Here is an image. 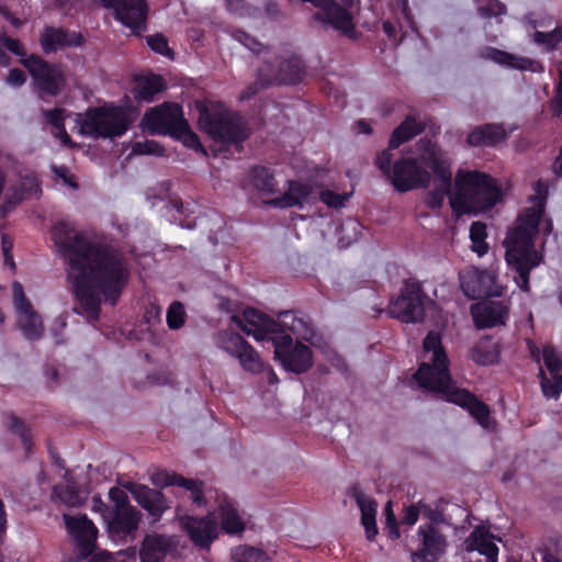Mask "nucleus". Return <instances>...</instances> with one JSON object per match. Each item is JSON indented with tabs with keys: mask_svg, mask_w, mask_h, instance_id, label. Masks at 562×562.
<instances>
[{
	"mask_svg": "<svg viewBox=\"0 0 562 562\" xmlns=\"http://www.w3.org/2000/svg\"><path fill=\"white\" fill-rule=\"evenodd\" d=\"M52 238L65 262L66 279L76 299L72 311L90 323L98 321L102 299L114 305L127 284L130 269L125 257L91 240L66 222L54 226Z\"/></svg>",
	"mask_w": 562,
	"mask_h": 562,
	"instance_id": "1",
	"label": "nucleus"
},
{
	"mask_svg": "<svg viewBox=\"0 0 562 562\" xmlns=\"http://www.w3.org/2000/svg\"><path fill=\"white\" fill-rule=\"evenodd\" d=\"M438 184L426 196V204L431 209L442 205L449 195L450 205L454 213L477 214L493 207L501 198L496 181L480 171L459 170L451 189V164L446 153L438 146L428 145L423 154Z\"/></svg>",
	"mask_w": 562,
	"mask_h": 562,
	"instance_id": "2",
	"label": "nucleus"
},
{
	"mask_svg": "<svg viewBox=\"0 0 562 562\" xmlns=\"http://www.w3.org/2000/svg\"><path fill=\"white\" fill-rule=\"evenodd\" d=\"M422 357L423 362L414 374L417 384L425 390L441 394L448 402L467 408L483 428L490 429L492 420L488 406L452 383L440 334L428 333L424 339Z\"/></svg>",
	"mask_w": 562,
	"mask_h": 562,
	"instance_id": "3",
	"label": "nucleus"
},
{
	"mask_svg": "<svg viewBox=\"0 0 562 562\" xmlns=\"http://www.w3.org/2000/svg\"><path fill=\"white\" fill-rule=\"evenodd\" d=\"M424 130L422 123L415 117L407 116L405 121L394 130L391 135L389 149L376 157L378 168L386 176L393 187L400 192H407L414 189L426 188L431 180L429 165L424 161L423 154L428 145L437 146L428 139H420L411 155L403 156L394 161L391 149L397 148L401 144L409 140Z\"/></svg>",
	"mask_w": 562,
	"mask_h": 562,
	"instance_id": "4",
	"label": "nucleus"
},
{
	"mask_svg": "<svg viewBox=\"0 0 562 562\" xmlns=\"http://www.w3.org/2000/svg\"><path fill=\"white\" fill-rule=\"evenodd\" d=\"M533 190L535 194L530 199L532 205L518 217L517 226L508 232L504 240L506 262L516 270L518 276L515 281L525 292L529 291V272L542 260V256L533 248V238L543 213L548 187L538 180Z\"/></svg>",
	"mask_w": 562,
	"mask_h": 562,
	"instance_id": "5",
	"label": "nucleus"
},
{
	"mask_svg": "<svg viewBox=\"0 0 562 562\" xmlns=\"http://www.w3.org/2000/svg\"><path fill=\"white\" fill-rule=\"evenodd\" d=\"M201 128L215 142L224 146H239L248 135L244 120L222 103H210L200 113Z\"/></svg>",
	"mask_w": 562,
	"mask_h": 562,
	"instance_id": "6",
	"label": "nucleus"
},
{
	"mask_svg": "<svg viewBox=\"0 0 562 562\" xmlns=\"http://www.w3.org/2000/svg\"><path fill=\"white\" fill-rule=\"evenodd\" d=\"M111 509L105 515L109 538L114 542H128L136 538L142 513L131 505L126 492L120 487L109 491Z\"/></svg>",
	"mask_w": 562,
	"mask_h": 562,
	"instance_id": "7",
	"label": "nucleus"
},
{
	"mask_svg": "<svg viewBox=\"0 0 562 562\" xmlns=\"http://www.w3.org/2000/svg\"><path fill=\"white\" fill-rule=\"evenodd\" d=\"M77 123L83 135L113 138L123 135L130 124L127 112L114 105L91 108L77 115Z\"/></svg>",
	"mask_w": 562,
	"mask_h": 562,
	"instance_id": "8",
	"label": "nucleus"
},
{
	"mask_svg": "<svg viewBox=\"0 0 562 562\" xmlns=\"http://www.w3.org/2000/svg\"><path fill=\"white\" fill-rule=\"evenodd\" d=\"M277 63L278 67L269 61L265 67L259 69L258 78L260 86L257 82L249 86L245 91L240 93L241 100L250 99L258 92L259 88L265 85H293L300 79L302 69L301 61L297 58L277 60Z\"/></svg>",
	"mask_w": 562,
	"mask_h": 562,
	"instance_id": "9",
	"label": "nucleus"
},
{
	"mask_svg": "<svg viewBox=\"0 0 562 562\" xmlns=\"http://www.w3.org/2000/svg\"><path fill=\"white\" fill-rule=\"evenodd\" d=\"M272 342L274 346V358L280 361L286 371L302 373L312 367L311 349L300 342L293 345L291 335H280L272 338Z\"/></svg>",
	"mask_w": 562,
	"mask_h": 562,
	"instance_id": "10",
	"label": "nucleus"
},
{
	"mask_svg": "<svg viewBox=\"0 0 562 562\" xmlns=\"http://www.w3.org/2000/svg\"><path fill=\"white\" fill-rule=\"evenodd\" d=\"M424 301L425 295L418 283H405L401 294L391 301L389 313L404 323L419 322L425 314Z\"/></svg>",
	"mask_w": 562,
	"mask_h": 562,
	"instance_id": "11",
	"label": "nucleus"
},
{
	"mask_svg": "<svg viewBox=\"0 0 562 562\" xmlns=\"http://www.w3.org/2000/svg\"><path fill=\"white\" fill-rule=\"evenodd\" d=\"M460 288L469 299L482 296H501L502 290L496 284L493 271L468 267L459 273Z\"/></svg>",
	"mask_w": 562,
	"mask_h": 562,
	"instance_id": "12",
	"label": "nucleus"
},
{
	"mask_svg": "<svg viewBox=\"0 0 562 562\" xmlns=\"http://www.w3.org/2000/svg\"><path fill=\"white\" fill-rule=\"evenodd\" d=\"M21 64L30 71L36 80L42 93L54 97L57 95L64 85V77L57 66H52L36 55L27 56L21 59Z\"/></svg>",
	"mask_w": 562,
	"mask_h": 562,
	"instance_id": "13",
	"label": "nucleus"
},
{
	"mask_svg": "<svg viewBox=\"0 0 562 562\" xmlns=\"http://www.w3.org/2000/svg\"><path fill=\"white\" fill-rule=\"evenodd\" d=\"M180 526L194 546L201 549H209L220 533L214 513H210L202 518L184 516L180 519Z\"/></svg>",
	"mask_w": 562,
	"mask_h": 562,
	"instance_id": "14",
	"label": "nucleus"
},
{
	"mask_svg": "<svg viewBox=\"0 0 562 562\" xmlns=\"http://www.w3.org/2000/svg\"><path fill=\"white\" fill-rule=\"evenodd\" d=\"M106 8H112L115 16L134 32L144 31L148 7L145 0H101Z\"/></svg>",
	"mask_w": 562,
	"mask_h": 562,
	"instance_id": "15",
	"label": "nucleus"
},
{
	"mask_svg": "<svg viewBox=\"0 0 562 562\" xmlns=\"http://www.w3.org/2000/svg\"><path fill=\"white\" fill-rule=\"evenodd\" d=\"M420 548L412 554L413 562H438L445 554L447 542L439 529L431 525H422L417 532Z\"/></svg>",
	"mask_w": 562,
	"mask_h": 562,
	"instance_id": "16",
	"label": "nucleus"
},
{
	"mask_svg": "<svg viewBox=\"0 0 562 562\" xmlns=\"http://www.w3.org/2000/svg\"><path fill=\"white\" fill-rule=\"evenodd\" d=\"M64 520L68 531L74 537L78 558L85 559L90 555L95 548L98 530L86 516L72 517L64 515Z\"/></svg>",
	"mask_w": 562,
	"mask_h": 562,
	"instance_id": "17",
	"label": "nucleus"
},
{
	"mask_svg": "<svg viewBox=\"0 0 562 562\" xmlns=\"http://www.w3.org/2000/svg\"><path fill=\"white\" fill-rule=\"evenodd\" d=\"M232 323L258 341L278 333L277 322L255 308L245 310L243 317L232 316Z\"/></svg>",
	"mask_w": 562,
	"mask_h": 562,
	"instance_id": "18",
	"label": "nucleus"
},
{
	"mask_svg": "<svg viewBox=\"0 0 562 562\" xmlns=\"http://www.w3.org/2000/svg\"><path fill=\"white\" fill-rule=\"evenodd\" d=\"M125 488L154 520H158L164 512L169 508V504L160 491L137 483H127Z\"/></svg>",
	"mask_w": 562,
	"mask_h": 562,
	"instance_id": "19",
	"label": "nucleus"
},
{
	"mask_svg": "<svg viewBox=\"0 0 562 562\" xmlns=\"http://www.w3.org/2000/svg\"><path fill=\"white\" fill-rule=\"evenodd\" d=\"M142 124L153 134L176 136V105L165 103L148 110L142 120Z\"/></svg>",
	"mask_w": 562,
	"mask_h": 562,
	"instance_id": "20",
	"label": "nucleus"
},
{
	"mask_svg": "<svg viewBox=\"0 0 562 562\" xmlns=\"http://www.w3.org/2000/svg\"><path fill=\"white\" fill-rule=\"evenodd\" d=\"M508 306L503 301H484L472 305L471 315L479 328H490L505 323Z\"/></svg>",
	"mask_w": 562,
	"mask_h": 562,
	"instance_id": "21",
	"label": "nucleus"
},
{
	"mask_svg": "<svg viewBox=\"0 0 562 562\" xmlns=\"http://www.w3.org/2000/svg\"><path fill=\"white\" fill-rule=\"evenodd\" d=\"M313 200L314 191L310 184L300 181H288L285 192L280 196L269 200L267 203L279 209L303 207L304 204Z\"/></svg>",
	"mask_w": 562,
	"mask_h": 562,
	"instance_id": "22",
	"label": "nucleus"
},
{
	"mask_svg": "<svg viewBox=\"0 0 562 562\" xmlns=\"http://www.w3.org/2000/svg\"><path fill=\"white\" fill-rule=\"evenodd\" d=\"M496 538L484 526H477L473 529L467 538L464 546L465 550L477 551L480 554L485 555L488 562H498V547Z\"/></svg>",
	"mask_w": 562,
	"mask_h": 562,
	"instance_id": "23",
	"label": "nucleus"
},
{
	"mask_svg": "<svg viewBox=\"0 0 562 562\" xmlns=\"http://www.w3.org/2000/svg\"><path fill=\"white\" fill-rule=\"evenodd\" d=\"M82 37L75 32H68L64 29H55L52 26L45 27L42 36L41 44L45 53L56 52L71 46H79Z\"/></svg>",
	"mask_w": 562,
	"mask_h": 562,
	"instance_id": "24",
	"label": "nucleus"
},
{
	"mask_svg": "<svg viewBox=\"0 0 562 562\" xmlns=\"http://www.w3.org/2000/svg\"><path fill=\"white\" fill-rule=\"evenodd\" d=\"M218 517L221 519V528L227 535H240L246 527V522L234 502L226 495L218 499Z\"/></svg>",
	"mask_w": 562,
	"mask_h": 562,
	"instance_id": "25",
	"label": "nucleus"
},
{
	"mask_svg": "<svg viewBox=\"0 0 562 562\" xmlns=\"http://www.w3.org/2000/svg\"><path fill=\"white\" fill-rule=\"evenodd\" d=\"M278 333L289 335L291 333L296 339L312 340L314 331L310 324L291 311L282 312L277 322Z\"/></svg>",
	"mask_w": 562,
	"mask_h": 562,
	"instance_id": "26",
	"label": "nucleus"
},
{
	"mask_svg": "<svg viewBox=\"0 0 562 562\" xmlns=\"http://www.w3.org/2000/svg\"><path fill=\"white\" fill-rule=\"evenodd\" d=\"M171 548V539L162 535H147L139 550L142 562H160Z\"/></svg>",
	"mask_w": 562,
	"mask_h": 562,
	"instance_id": "27",
	"label": "nucleus"
},
{
	"mask_svg": "<svg viewBox=\"0 0 562 562\" xmlns=\"http://www.w3.org/2000/svg\"><path fill=\"white\" fill-rule=\"evenodd\" d=\"M507 136L506 131L501 125L486 124L471 131L468 135V144L471 146H494Z\"/></svg>",
	"mask_w": 562,
	"mask_h": 562,
	"instance_id": "28",
	"label": "nucleus"
},
{
	"mask_svg": "<svg viewBox=\"0 0 562 562\" xmlns=\"http://www.w3.org/2000/svg\"><path fill=\"white\" fill-rule=\"evenodd\" d=\"M485 57L502 66L519 70L537 71L541 68V65L535 60L524 57H517L515 55L508 54L496 48H487L485 50Z\"/></svg>",
	"mask_w": 562,
	"mask_h": 562,
	"instance_id": "29",
	"label": "nucleus"
},
{
	"mask_svg": "<svg viewBox=\"0 0 562 562\" xmlns=\"http://www.w3.org/2000/svg\"><path fill=\"white\" fill-rule=\"evenodd\" d=\"M355 497L361 512V524L366 530V536L369 540H372L378 533L375 524L376 503L360 492H357Z\"/></svg>",
	"mask_w": 562,
	"mask_h": 562,
	"instance_id": "30",
	"label": "nucleus"
},
{
	"mask_svg": "<svg viewBox=\"0 0 562 562\" xmlns=\"http://www.w3.org/2000/svg\"><path fill=\"white\" fill-rule=\"evenodd\" d=\"M178 498H188L200 507L205 504L203 482L196 479H186L178 475Z\"/></svg>",
	"mask_w": 562,
	"mask_h": 562,
	"instance_id": "31",
	"label": "nucleus"
},
{
	"mask_svg": "<svg viewBox=\"0 0 562 562\" xmlns=\"http://www.w3.org/2000/svg\"><path fill=\"white\" fill-rule=\"evenodd\" d=\"M498 357V346L490 337L480 339L471 350L472 360L482 366L494 364L497 362Z\"/></svg>",
	"mask_w": 562,
	"mask_h": 562,
	"instance_id": "32",
	"label": "nucleus"
},
{
	"mask_svg": "<svg viewBox=\"0 0 562 562\" xmlns=\"http://www.w3.org/2000/svg\"><path fill=\"white\" fill-rule=\"evenodd\" d=\"M165 82L162 77L157 75H144L136 78L135 91L139 99L151 101L153 97L162 91Z\"/></svg>",
	"mask_w": 562,
	"mask_h": 562,
	"instance_id": "33",
	"label": "nucleus"
},
{
	"mask_svg": "<svg viewBox=\"0 0 562 562\" xmlns=\"http://www.w3.org/2000/svg\"><path fill=\"white\" fill-rule=\"evenodd\" d=\"M23 316L19 321V326L25 338L29 340H38L44 333V326L41 316L31 308L30 312H22Z\"/></svg>",
	"mask_w": 562,
	"mask_h": 562,
	"instance_id": "34",
	"label": "nucleus"
},
{
	"mask_svg": "<svg viewBox=\"0 0 562 562\" xmlns=\"http://www.w3.org/2000/svg\"><path fill=\"white\" fill-rule=\"evenodd\" d=\"M249 184L263 194L273 193L277 188L273 175L265 167H254L251 169Z\"/></svg>",
	"mask_w": 562,
	"mask_h": 562,
	"instance_id": "35",
	"label": "nucleus"
},
{
	"mask_svg": "<svg viewBox=\"0 0 562 562\" xmlns=\"http://www.w3.org/2000/svg\"><path fill=\"white\" fill-rule=\"evenodd\" d=\"M231 559L233 562H272L263 550L247 544L234 547Z\"/></svg>",
	"mask_w": 562,
	"mask_h": 562,
	"instance_id": "36",
	"label": "nucleus"
},
{
	"mask_svg": "<svg viewBox=\"0 0 562 562\" xmlns=\"http://www.w3.org/2000/svg\"><path fill=\"white\" fill-rule=\"evenodd\" d=\"M52 498L59 499L67 506L77 507L80 506L83 502V497L81 496L80 491L74 484H57L53 488Z\"/></svg>",
	"mask_w": 562,
	"mask_h": 562,
	"instance_id": "37",
	"label": "nucleus"
},
{
	"mask_svg": "<svg viewBox=\"0 0 562 562\" xmlns=\"http://www.w3.org/2000/svg\"><path fill=\"white\" fill-rule=\"evenodd\" d=\"M246 344L247 341L240 335L232 331L218 333L216 337V345L234 357L239 353Z\"/></svg>",
	"mask_w": 562,
	"mask_h": 562,
	"instance_id": "38",
	"label": "nucleus"
},
{
	"mask_svg": "<svg viewBox=\"0 0 562 562\" xmlns=\"http://www.w3.org/2000/svg\"><path fill=\"white\" fill-rule=\"evenodd\" d=\"M486 237V225L482 222H473L470 227L471 249L480 257L488 251V245L485 241Z\"/></svg>",
	"mask_w": 562,
	"mask_h": 562,
	"instance_id": "39",
	"label": "nucleus"
},
{
	"mask_svg": "<svg viewBox=\"0 0 562 562\" xmlns=\"http://www.w3.org/2000/svg\"><path fill=\"white\" fill-rule=\"evenodd\" d=\"M178 140L186 147L200 150L205 154V149L200 143L199 137L189 128L187 121L178 112Z\"/></svg>",
	"mask_w": 562,
	"mask_h": 562,
	"instance_id": "40",
	"label": "nucleus"
},
{
	"mask_svg": "<svg viewBox=\"0 0 562 562\" xmlns=\"http://www.w3.org/2000/svg\"><path fill=\"white\" fill-rule=\"evenodd\" d=\"M239 360L243 369L249 372H259L262 370V362L258 356V353L254 350V348L247 342L246 346L239 351L236 356Z\"/></svg>",
	"mask_w": 562,
	"mask_h": 562,
	"instance_id": "41",
	"label": "nucleus"
},
{
	"mask_svg": "<svg viewBox=\"0 0 562 562\" xmlns=\"http://www.w3.org/2000/svg\"><path fill=\"white\" fill-rule=\"evenodd\" d=\"M533 41L540 46H543L547 50L559 48L562 44V27L555 29L552 32H536Z\"/></svg>",
	"mask_w": 562,
	"mask_h": 562,
	"instance_id": "42",
	"label": "nucleus"
},
{
	"mask_svg": "<svg viewBox=\"0 0 562 562\" xmlns=\"http://www.w3.org/2000/svg\"><path fill=\"white\" fill-rule=\"evenodd\" d=\"M88 562H136V548L130 547L125 552L120 551L116 555L97 553Z\"/></svg>",
	"mask_w": 562,
	"mask_h": 562,
	"instance_id": "43",
	"label": "nucleus"
},
{
	"mask_svg": "<svg viewBox=\"0 0 562 562\" xmlns=\"http://www.w3.org/2000/svg\"><path fill=\"white\" fill-rule=\"evenodd\" d=\"M88 562H136V548L130 547L125 552L120 551L116 555L97 553Z\"/></svg>",
	"mask_w": 562,
	"mask_h": 562,
	"instance_id": "44",
	"label": "nucleus"
},
{
	"mask_svg": "<svg viewBox=\"0 0 562 562\" xmlns=\"http://www.w3.org/2000/svg\"><path fill=\"white\" fill-rule=\"evenodd\" d=\"M360 224L356 221L349 220L341 224L339 237V245L342 248L348 247L350 244L356 241L359 236Z\"/></svg>",
	"mask_w": 562,
	"mask_h": 562,
	"instance_id": "45",
	"label": "nucleus"
},
{
	"mask_svg": "<svg viewBox=\"0 0 562 562\" xmlns=\"http://www.w3.org/2000/svg\"><path fill=\"white\" fill-rule=\"evenodd\" d=\"M477 11L484 18L498 16L506 13V7L498 0H474Z\"/></svg>",
	"mask_w": 562,
	"mask_h": 562,
	"instance_id": "46",
	"label": "nucleus"
},
{
	"mask_svg": "<svg viewBox=\"0 0 562 562\" xmlns=\"http://www.w3.org/2000/svg\"><path fill=\"white\" fill-rule=\"evenodd\" d=\"M542 358L547 369L553 378L562 371V357L551 346H546L542 350Z\"/></svg>",
	"mask_w": 562,
	"mask_h": 562,
	"instance_id": "47",
	"label": "nucleus"
},
{
	"mask_svg": "<svg viewBox=\"0 0 562 562\" xmlns=\"http://www.w3.org/2000/svg\"><path fill=\"white\" fill-rule=\"evenodd\" d=\"M539 376L541 379V389L542 393L548 398H558L561 391L562 385L561 381L558 380V374H555V378H553V382H551L544 374V371L540 369Z\"/></svg>",
	"mask_w": 562,
	"mask_h": 562,
	"instance_id": "48",
	"label": "nucleus"
},
{
	"mask_svg": "<svg viewBox=\"0 0 562 562\" xmlns=\"http://www.w3.org/2000/svg\"><path fill=\"white\" fill-rule=\"evenodd\" d=\"M12 295H13V304L19 312H30L32 304L25 296L23 286L20 282L14 281L12 283Z\"/></svg>",
	"mask_w": 562,
	"mask_h": 562,
	"instance_id": "49",
	"label": "nucleus"
},
{
	"mask_svg": "<svg viewBox=\"0 0 562 562\" xmlns=\"http://www.w3.org/2000/svg\"><path fill=\"white\" fill-rule=\"evenodd\" d=\"M164 148L155 140L135 142L132 145V154L135 155H162Z\"/></svg>",
	"mask_w": 562,
	"mask_h": 562,
	"instance_id": "50",
	"label": "nucleus"
},
{
	"mask_svg": "<svg viewBox=\"0 0 562 562\" xmlns=\"http://www.w3.org/2000/svg\"><path fill=\"white\" fill-rule=\"evenodd\" d=\"M147 44L156 53L164 54L171 59L173 58V50L168 46V41L164 35L157 34L147 37Z\"/></svg>",
	"mask_w": 562,
	"mask_h": 562,
	"instance_id": "51",
	"label": "nucleus"
},
{
	"mask_svg": "<svg viewBox=\"0 0 562 562\" xmlns=\"http://www.w3.org/2000/svg\"><path fill=\"white\" fill-rule=\"evenodd\" d=\"M350 194L349 193H336L330 190L323 191L321 193V200L329 207H341L348 201Z\"/></svg>",
	"mask_w": 562,
	"mask_h": 562,
	"instance_id": "52",
	"label": "nucleus"
},
{
	"mask_svg": "<svg viewBox=\"0 0 562 562\" xmlns=\"http://www.w3.org/2000/svg\"><path fill=\"white\" fill-rule=\"evenodd\" d=\"M384 514L389 537L392 539L400 538V530L397 527L395 515L393 513V504L391 501L386 503Z\"/></svg>",
	"mask_w": 562,
	"mask_h": 562,
	"instance_id": "53",
	"label": "nucleus"
},
{
	"mask_svg": "<svg viewBox=\"0 0 562 562\" xmlns=\"http://www.w3.org/2000/svg\"><path fill=\"white\" fill-rule=\"evenodd\" d=\"M210 224H212V226H213V228H211V231H210L211 234L220 232L224 227V225H225L224 220L217 213H212L209 216H203V217L199 218V225L200 226H205L206 227ZM210 239L212 241L216 243V240L213 237V235H210Z\"/></svg>",
	"mask_w": 562,
	"mask_h": 562,
	"instance_id": "54",
	"label": "nucleus"
},
{
	"mask_svg": "<svg viewBox=\"0 0 562 562\" xmlns=\"http://www.w3.org/2000/svg\"><path fill=\"white\" fill-rule=\"evenodd\" d=\"M2 48H7L11 53H13L18 56H21L22 58H26L25 50H24L23 46L20 44V42L16 40H13L11 37H8L5 35H3V36L0 35V52L1 53H3Z\"/></svg>",
	"mask_w": 562,
	"mask_h": 562,
	"instance_id": "55",
	"label": "nucleus"
},
{
	"mask_svg": "<svg viewBox=\"0 0 562 562\" xmlns=\"http://www.w3.org/2000/svg\"><path fill=\"white\" fill-rule=\"evenodd\" d=\"M64 113L65 110L58 108L53 110H42V114L44 115L46 122L50 124L55 130L64 125Z\"/></svg>",
	"mask_w": 562,
	"mask_h": 562,
	"instance_id": "56",
	"label": "nucleus"
},
{
	"mask_svg": "<svg viewBox=\"0 0 562 562\" xmlns=\"http://www.w3.org/2000/svg\"><path fill=\"white\" fill-rule=\"evenodd\" d=\"M234 37L241 43L245 47H247L249 50L259 54L261 52V44L257 42L254 37L250 35L244 33V32H236L234 33Z\"/></svg>",
	"mask_w": 562,
	"mask_h": 562,
	"instance_id": "57",
	"label": "nucleus"
},
{
	"mask_svg": "<svg viewBox=\"0 0 562 562\" xmlns=\"http://www.w3.org/2000/svg\"><path fill=\"white\" fill-rule=\"evenodd\" d=\"M5 81L12 87H21L26 81V75L23 70L14 68L10 70Z\"/></svg>",
	"mask_w": 562,
	"mask_h": 562,
	"instance_id": "58",
	"label": "nucleus"
},
{
	"mask_svg": "<svg viewBox=\"0 0 562 562\" xmlns=\"http://www.w3.org/2000/svg\"><path fill=\"white\" fill-rule=\"evenodd\" d=\"M153 484L157 486H171L176 483V476L166 472H158L151 476Z\"/></svg>",
	"mask_w": 562,
	"mask_h": 562,
	"instance_id": "59",
	"label": "nucleus"
},
{
	"mask_svg": "<svg viewBox=\"0 0 562 562\" xmlns=\"http://www.w3.org/2000/svg\"><path fill=\"white\" fill-rule=\"evenodd\" d=\"M552 112L557 116L562 115V69L560 70V79L557 87V94L552 101Z\"/></svg>",
	"mask_w": 562,
	"mask_h": 562,
	"instance_id": "60",
	"label": "nucleus"
},
{
	"mask_svg": "<svg viewBox=\"0 0 562 562\" xmlns=\"http://www.w3.org/2000/svg\"><path fill=\"white\" fill-rule=\"evenodd\" d=\"M419 517V506L411 505L406 507L404 516L402 518V522L408 526H413L417 522Z\"/></svg>",
	"mask_w": 562,
	"mask_h": 562,
	"instance_id": "61",
	"label": "nucleus"
},
{
	"mask_svg": "<svg viewBox=\"0 0 562 562\" xmlns=\"http://www.w3.org/2000/svg\"><path fill=\"white\" fill-rule=\"evenodd\" d=\"M9 427L13 432L19 434L21 436L23 445L25 446L26 449H29V437L25 434L24 424L18 418H12Z\"/></svg>",
	"mask_w": 562,
	"mask_h": 562,
	"instance_id": "62",
	"label": "nucleus"
},
{
	"mask_svg": "<svg viewBox=\"0 0 562 562\" xmlns=\"http://www.w3.org/2000/svg\"><path fill=\"white\" fill-rule=\"evenodd\" d=\"M92 502H93V510L95 512H99L103 518V520L105 521V515L108 514V510L111 509V504L110 505H106L105 503H103L101 501V498L99 496H94L92 498Z\"/></svg>",
	"mask_w": 562,
	"mask_h": 562,
	"instance_id": "63",
	"label": "nucleus"
},
{
	"mask_svg": "<svg viewBox=\"0 0 562 562\" xmlns=\"http://www.w3.org/2000/svg\"><path fill=\"white\" fill-rule=\"evenodd\" d=\"M225 2L228 11L235 14H243L245 9L244 0H225Z\"/></svg>",
	"mask_w": 562,
	"mask_h": 562,
	"instance_id": "64",
	"label": "nucleus"
}]
</instances>
